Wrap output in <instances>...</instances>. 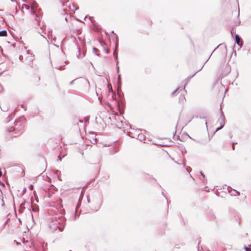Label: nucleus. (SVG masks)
<instances>
[{"instance_id":"obj_2","label":"nucleus","mask_w":251,"mask_h":251,"mask_svg":"<svg viewBox=\"0 0 251 251\" xmlns=\"http://www.w3.org/2000/svg\"><path fill=\"white\" fill-rule=\"evenodd\" d=\"M26 53L27 55H28V56L27 57L25 60L24 59V56L23 55H20L19 56V59L22 62H25L26 64H27L28 65H30L33 61V56H32V54L29 53V51L28 50H26Z\"/></svg>"},{"instance_id":"obj_21","label":"nucleus","mask_w":251,"mask_h":251,"mask_svg":"<svg viewBox=\"0 0 251 251\" xmlns=\"http://www.w3.org/2000/svg\"><path fill=\"white\" fill-rule=\"evenodd\" d=\"M200 173H201V175L203 176V177L204 178L205 176H204V174L201 172Z\"/></svg>"},{"instance_id":"obj_12","label":"nucleus","mask_w":251,"mask_h":251,"mask_svg":"<svg viewBox=\"0 0 251 251\" xmlns=\"http://www.w3.org/2000/svg\"><path fill=\"white\" fill-rule=\"evenodd\" d=\"M2 191L0 189V198L1 199V201H2V205L3 206L4 205V202H3V197H2Z\"/></svg>"},{"instance_id":"obj_6","label":"nucleus","mask_w":251,"mask_h":251,"mask_svg":"<svg viewBox=\"0 0 251 251\" xmlns=\"http://www.w3.org/2000/svg\"><path fill=\"white\" fill-rule=\"evenodd\" d=\"M87 136L89 137L90 142L93 144H95L97 143V138H96V134L94 132H89V134L87 135Z\"/></svg>"},{"instance_id":"obj_27","label":"nucleus","mask_w":251,"mask_h":251,"mask_svg":"<svg viewBox=\"0 0 251 251\" xmlns=\"http://www.w3.org/2000/svg\"><path fill=\"white\" fill-rule=\"evenodd\" d=\"M205 125L207 126V122H206V121H205Z\"/></svg>"},{"instance_id":"obj_20","label":"nucleus","mask_w":251,"mask_h":251,"mask_svg":"<svg viewBox=\"0 0 251 251\" xmlns=\"http://www.w3.org/2000/svg\"><path fill=\"white\" fill-rule=\"evenodd\" d=\"M117 72H119V67L118 66V65H117Z\"/></svg>"},{"instance_id":"obj_13","label":"nucleus","mask_w":251,"mask_h":251,"mask_svg":"<svg viewBox=\"0 0 251 251\" xmlns=\"http://www.w3.org/2000/svg\"><path fill=\"white\" fill-rule=\"evenodd\" d=\"M97 49L95 47L93 48V52L97 56H99V54L97 52Z\"/></svg>"},{"instance_id":"obj_22","label":"nucleus","mask_w":251,"mask_h":251,"mask_svg":"<svg viewBox=\"0 0 251 251\" xmlns=\"http://www.w3.org/2000/svg\"><path fill=\"white\" fill-rule=\"evenodd\" d=\"M200 173H201V175L203 176V177L204 178L205 176H204V174L201 172Z\"/></svg>"},{"instance_id":"obj_32","label":"nucleus","mask_w":251,"mask_h":251,"mask_svg":"<svg viewBox=\"0 0 251 251\" xmlns=\"http://www.w3.org/2000/svg\"><path fill=\"white\" fill-rule=\"evenodd\" d=\"M65 20H66V21H67V17H66V18H65Z\"/></svg>"},{"instance_id":"obj_23","label":"nucleus","mask_w":251,"mask_h":251,"mask_svg":"<svg viewBox=\"0 0 251 251\" xmlns=\"http://www.w3.org/2000/svg\"><path fill=\"white\" fill-rule=\"evenodd\" d=\"M186 169L187 170V171L188 172H189V169H191V168H189V167H187V168H186Z\"/></svg>"},{"instance_id":"obj_19","label":"nucleus","mask_w":251,"mask_h":251,"mask_svg":"<svg viewBox=\"0 0 251 251\" xmlns=\"http://www.w3.org/2000/svg\"><path fill=\"white\" fill-rule=\"evenodd\" d=\"M57 161H61V158L60 156H58V159L57 160Z\"/></svg>"},{"instance_id":"obj_8","label":"nucleus","mask_w":251,"mask_h":251,"mask_svg":"<svg viewBox=\"0 0 251 251\" xmlns=\"http://www.w3.org/2000/svg\"><path fill=\"white\" fill-rule=\"evenodd\" d=\"M78 53L77 55V57L78 58H83V57H84L85 55V53L84 51H83L82 52H81L80 50L79 49H78Z\"/></svg>"},{"instance_id":"obj_31","label":"nucleus","mask_w":251,"mask_h":251,"mask_svg":"<svg viewBox=\"0 0 251 251\" xmlns=\"http://www.w3.org/2000/svg\"><path fill=\"white\" fill-rule=\"evenodd\" d=\"M57 69H61V67H59V68H56Z\"/></svg>"},{"instance_id":"obj_9","label":"nucleus","mask_w":251,"mask_h":251,"mask_svg":"<svg viewBox=\"0 0 251 251\" xmlns=\"http://www.w3.org/2000/svg\"><path fill=\"white\" fill-rule=\"evenodd\" d=\"M0 107L3 111H7L8 110L7 106L4 105V104L3 102L0 103Z\"/></svg>"},{"instance_id":"obj_7","label":"nucleus","mask_w":251,"mask_h":251,"mask_svg":"<svg viewBox=\"0 0 251 251\" xmlns=\"http://www.w3.org/2000/svg\"><path fill=\"white\" fill-rule=\"evenodd\" d=\"M235 39L236 44L240 47V48H241L243 46V42L241 41L239 35L237 34L235 35Z\"/></svg>"},{"instance_id":"obj_11","label":"nucleus","mask_w":251,"mask_h":251,"mask_svg":"<svg viewBox=\"0 0 251 251\" xmlns=\"http://www.w3.org/2000/svg\"><path fill=\"white\" fill-rule=\"evenodd\" d=\"M114 57H115V60H116V65H118V63H119V61L118 60V54L116 52V50H115L114 51Z\"/></svg>"},{"instance_id":"obj_17","label":"nucleus","mask_w":251,"mask_h":251,"mask_svg":"<svg viewBox=\"0 0 251 251\" xmlns=\"http://www.w3.org/2000/svg\"><path fill=\"white\" fill-rule=\"evenodd\" d=\"M178 90V88H176L175 91L172 92V95H174Z\"/></svg>"},{"instance_id":"obj_1","label":"nucleus","mask_w":251,"mask_h":251,"mask_svg":"<svg viewBox=\"0 0 251 251\" xmlns=\"http://www.w3.org/2000/svg\"><path fill=\"white\" fill-rule=\"evenodd\" d=\"M18 122L15 121L14 122V126H12L8 129L10 132L15 131V135H12V136L13 137L18 136L20 135L22 133L24 129V126L22 124H20L18 127H16L18 125Z\"/></svg>"},{"instance_id":"obj_10","label":"nucleus","mask_w":251,"mask_h":251,"mask_svg":"<svg viewBox=\"0 0 251 251\" xmlns=\"http://www.w3.org/2000/svg\"><path fill=\"white\" fill-rule=\"evenodd\" d=\"M7 35V32L6 30H3L1 31H0V36H6Z\"/></svg>"},{"instance_id":"obj_24","label":"nucleus","mask_w":251,"mask_h":251,"mask_svg":"<svg viewBox=\"0 0 251 251\" xmlns=\"http://www.w3.org/2000/svg\"><path fill=\"white\" fill-rule=\"evenodd\" d=\"M30 187V189L32 190L33 187V186L32 185H31Z\"/></svg>"},{"instance_id":"obj_25","label":"nucleus","mask_w":251,"mask_h":251,"mask_svg":"<svg viewBox=\"0 0 251 251\" xmlns=\"http://www.w3.org/2000/svg\"><path fill=\"white\" fill-rule=\"evenodd\" d=\"M73 82H74V81H72L71 82H70V84L71 85L73 83Z\"/></svg>"},{"instance_id":"obj_18","label":"nucleus","mask_w":251,"mask_h":251,"mask_svg":"<svg viewBox=\"0 0 251 251\" xmlns=\"http://www.w3.org/2000/svg\"><path fill=\"white\" fill-rule=\"evenodd\" d=\"M120 79H121L120 75H119L118 76V80L119 83L120 82Z\"/></svg>"},{"instance_id":"obj_28","label":"nucleus","mask_w":251,"mask_h":251,"mask_svg":"<svg viewBox=\"0 0 251 251\" xmlns=\"http://www.w3.org/2000/svg\"><path fill=\"white\" fill-rule=\"evenodd\" d=\"M59 172V171L58 170H56V173H58V172Z\"/></svg>"},{"instance_id":"obj_3","label":"nucleus","mask_w":251,"mask_h":251,"mask_svg":"<svg viewBox=\"0 0 251 251\" xmlns=\"http://www.w3.org/2000/svg\"><path fill=\"white\" fill-rule=\"evenodd\" d=\"M37 7V4L35 1H34L31 6V8L30 6L26 4H23L22 5V8L25 9L26 10H28L30 11V13L31 15H33L35 14V9Z\"/></svg>"},{"instance_id":"obj_29","label":"nucleus","mask_w":251,"mask_h":251,"mask_svg":"<svg viewBox=\"0 0 251 251\" xmlns=\"http://www.w3.org/2000/svg\"><path fill=\"white\" fill-rule=\"evenodd\" d=\"M238 14H239V7H238Z\"/></svg>"},{"instance_id":"obj_14","label":"nucleus","mask_w":251,"mask_h":251,"mask_svg":"<svg viewBox=\"0 0 251 251\" xmlns=\"http://www.w3.org/2000/svg\"><path fill=\"white\" fill-rule=\"evenodd\" d=\"M185 99L184 98V97L183 96H180V97H179V101H182L183 100H185Z\"/></svg>"},{"instance_id":"obj_33","label":"nucleus","mask_w":251,"mask_h":251,"mask_svg":"<svg viewBox=\"0 0 251 251\" xmlns=\"http://www.w3.org/2000/svg\"><path fill=\"white\" fill-rule=\"evenodd\" d=\"M183 89L185 90V86L183 87Z\"/></svg>"},{"instance_id":"obj_34","label":"nucleus","mask_w":251,"mask_h":251,"mask_svg":"<svg viewBox=\"0 0 251 251\" xmlns=\"http://www.w3.org/2000/svg\"><path fill=\"white\" fill-rule=\"evenodd\" d=\"M182 164H183V166H185L184 163H182Z\"/></svg>"},{"instance_id":"obj_16","label":"nucleus","mask_w":251,"mask_h":251,"mask_svg":"<svg viewBox=\"0 0 251 251\" xmlns=\"http://www.w3.org/2000/svg\"><path fill=\"white\" fill-rule=\"evenodd\" d=\"M246 251H251V248L250 247H246L245 248Z\"/></svg>"},{"instance_id":"obj_26","label":"nucleus","mask_w":251,"mask_h":251,"mask_svg":"<svg viewBox=\"0 0 251 251\" xmlns=\"http://www.w3.org/2000/svg\"><path fill=\"white\" fill-rule=\"evenodd\" d=\"M234 191H235V192H236V193L239 194V193L238 191H236V190H234Z\"/></svg>"},{"instance_id":"obj_4","label":"nucleus","mask_w":251,"mask_h":251,"mask_svg":"<svg viewBox=\"0 0 251 251\" xmlns=\"http://www.w3.org/2000/svg\"><path fill=\"white\" fill-rule=\"evenodd\" d=\"M220 110H221V117H220V119L218 120V121L219 122V123L220 124V127L217 128L216 131H217L219 130L220 129H221L222 128H223L225 125V118L223 112L222 111L221 107L220 108Z\"/></svg>"},{"instance_id":"obj_30","label":"nucleus","mask_w":251,"mask_h":251,"mask_svg":"<svg viewBox=\"0 0 251 251\" xmlns=\"http://www.w3.org/2000/svg\"><path fill=\"white\" fill-rule=\"evenodd\" d=\"M232 148H233V150L234 149V147L233 145H232Z\"/></svg>"},{"instance_id":"obj_15","label":"nucleus","mask_w":251,"mask_h":251,"mask_svg":"<svg viewBox=\"0 0 251 251\" xmlns=\"http://www.w3.org/2000/svg\"><path fill=\"white\" fill-rule=\"evenodd\" d=\"M196 118H200V119H204L205 118V117L203 115H200V116H196Z\"/></svg>"},{"instance_id":"obj_5","label":"nucleus","mask_w":251,"mask_h":251,"mask_svg":"<svg viewBox=\"0 0 251 251\" xmlns=\"http://www.w3.org/2000/svg\"><path fill=\"white\" fill-rule=\"evenodd\" d=\"M57 221L58 222L57 227L59 229L60 231H62L64 230V225H65V219L63 216H61L59 218V219Z\"/></svg>"}]
</instances>
